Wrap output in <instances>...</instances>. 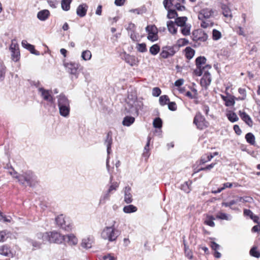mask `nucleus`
Listing matches in <instances>:
<instances>
[{
	"label": "nucleus",
	"mask_w": 260,
	"mask_h": 260,
	"mask_svg": "<svg viewBox=\"0 0 260 260\" xmlns=\"http://www.w3.org/2000/svg\"><path fill=\"white\" fill-rule=\"evenodd\" d=\"M10 174L15 178L18 180V181L21 184L32 186L35 185L36 182V178L31 172H26L22 174H18L17 172L13 171L10 172Z\"/></svg>",
	"instance_id": "obj_1"
},
{
	"label": "nucleus",
	"mask_w": 260,
	"mask_h": 260,
	"mask_svg": "<svg viewBox=\"0 0 260 260\" xmlns=\"http://www.w3.org/2000/svg\"><path fill=\"white\" fill-rule=\"evenodd\" d=\"M58 106L59 114L61 116L67 117L69 115L70 111V102L63 94L58 97Z\"/></svg>",
	"instance_id": "obj_2"
},
{
	"label": "nucleus",
	"mask_w": 260,
	"mask_h": 260,
	"mask_svg": "<svg viewBox=\"0 0 260 260\" xmlns=\"http://www.w3.org/2000/svg\"><path fill=\"white\" fill-rule=\"evenodd\" d=\"M214 11L211 8H206L203 9L200 12L198 18L202 22L201 25L203 28H207L209 26L211 23L208 19L213 16Z\"/></svg>",
	"instance_id": "obj_3"
},
{
	"label": "nucleus",
	"mask_w": 260,
	"mask_h": 260,
	"mask_svg": "<svg viewBox=\"0 0 260 260\" xmlns=\"http://www.w3.org/2000/svg\"><path fill=\"white\" fill-rule=\"evenodd\" d=\"M101 237L109 242L115 241L117 237L115 229L113 226L105 227L101 233Z\"/></svg>",
	"instance_id": "obj_4"
},
{
	"label": "nucleus",
	"mask_w": 260,
	"mask_h": 260,
	"mask_svg": "<svg viewBox=\"0 0 260 260\" xmlns=\"http://www.w3.org/2000/svg\"><path fill=\"white\" fill-rule=\"evenodd\" d=\"M211 66L207 65L203 67L201 72V75H203V77L201 80V85L205 87L209 86L211 82V77L209 70L211 69Z\"/></svg>",
	"instance_id": "obj_5"
},
{
	"label": "nucleus",
	"mask_w": 260,
	"mask_h": 260,
	"mask_svg": "<svg viewBox=\"0 0 260 260\" xmlns=\"http://www.w3.org/2000/svg\"><path fill=\"white\" fill-rule=\"evenodd\" d=\"M49 239H51L50 233L40 234L33 241L32 245L36 248H39L42 244L50 242Z\"/></svg>",
	"instance_id": "obj_6"
},
{
	"label": "nucleus",
	"mask_w": 260,
	"mask_h": 260,
	"mask_svg": "<svg viewBox=\"0 0 260 260\" xmlns=\"http://www.w3.org/2000/svg\"><path fill=\"white\" fill-rule=\"evenodd\" d=\"M147 32V39L151 42H154L158 40V30L155 25H148L146 27Z\"/></svg>",
	"instance_id": "obj_7"
},
{
	"label": "nucleus",
	"mask_w": 260,
	"mask_h": 260,
	"mask_svg": "<svg viewBox=\"0 0 260 260\" xmlns=\"http://www.w3.org/2000/svg\"><path fill=\"white\" fill-rule=\"evenodd\" d=\"M193 123L199 129H203L207 127L208 123L206 121L205 118L200 113H198L194 117Z\"/></svg>",
	"instance_id": "obj_8"
},
{
	"label": "nucleus",
	"mask_w": 260,
	"mask_h": 260,
	"mask_svg": "<svg viewBox=\"0 0 260 260\" xmlns=\"http://www.w3.org/2000/svg\"><path fill=\"white\" fill-rule=\"evenodd\" d=\"M128 106L129 107L128 109V112L133 115H137L138 111L142 106V103L138 101H134L133 103L129 102Z\"/></svg>",
	"instance_id": "obj_9"
},
{
	"label": "nucleus",
	"mask_w": 260,
	"mask_h": 260,
	"mask_svg": "<svg viewBox=\"0 0 260 260\" xmlns=\"http://www.w3.org/2000/svg\"><path fill=\"white\" fill-rule=\"evenodd\" d=\"M176 53L174 47L166 46L162 48V51L160 54L161 57L167 58L173 56Z\"/></svg>",
	"instance_id": "obj_10"
},
{
	"label": "nucleus",
	"mask_w": 260,
	"mask_h": 260,
	"mask_svg": "<svg viewBox=\"0 0 260 260\" xmlns=\"http://www.w3.org/2000/svg\"><path fill=\"white\" fill-rule=\"evenodd\" d=\"M193 40L205 41L208 38L207 35L201 29H197L193 32Z\"/></svg>",
	"instance_id": "obj_11"
},
{
	"label": "nucleus",
	"mask_w": 260,
	"mask_h": 260,
	"mask_svg": "<svg viewBox=\"0 0 260 260\" xmlns=\"http://www.w3.org/2000/svg\"><path fill=\"white\" fill-rule=\"evenodd\" d=\"M51 239H49L50 242L61 243L65 240V236L60 235L57 232L50 233Z\"/></svg>",
	"instance_id": "obj_12"
},
{
	"label": "nucleus",
	"mask_w": 260,
	"mask_h": 260,
	"mask_svg": "<svg viewBox=\"0 0 260 260\" xmlns=\"http://www.w3.org/2000/svg\"><path fill=\"white\" fill-rule=\"evenodd\" d=\"M206 59L204 57H199L196 59V64L198 66L199 70L196 71L195 73L198 76H201V72L203 70V67H205L206 65Z\"/></svg>",
	"instance_id": "obj_13"
},
{
	"label": "nucleus",
	"mask_w": 260,
	"mask_h": 260,
	"mask_svg": "<svg viewBox=\"0 0 260 260\" xmlns=\"http://www.w3.org/2000/svg\"><path fill=\"white\" fill-rule=\"evenodd\" d=\"M64 66L67 71L71 74L74 75L77 78V72L78 69V65L72 62L66 63Z\"/></svg>",
	"instance_id": "obj_14"
},
{
	"label": "nucleus",
	"mask_w": 260,
	"mask_h": 260,
	"mask_svg": "<svg viewBox=\"0 0 260 260\" xmlns=\"http://www.w3.org/2000/svg\"><path fill=\"white\" fill-rule=\"evenodd\" d=\"M56 221L59 226L64 229L65 230H67L68 228H69V224L67 225L68 219L62 215L58 216L56 219Z\"/></svg>",
	"instance_id": "obj_15"
},
{
	"label": "nucleus",
	"mask_w": 260,
	"mask_h": 260,
	"mask_svg": "<svg viewBox=\"0 0 260 260\" xmlns=\"http://www.w3.org/2000/svg\"><path fill=\"white\" fill-rule=\"evenodd\" d=\"M88 9V6L86 4L80 5L77 8L76 13L80 17L85 16Z\"/></svg>",
	"instance_id": "obj_16"
},
{
	"label": "nucleus",
	"mask_w": 260,
	"mask_h": 260,
	"mask_svg": "<svg viewBox=\"0 0 260 260\" xmlns=\"http://www.w3.org/2000/svg\"><path fill=\"white\" fill-rule=\"evenodd\" d=\"M65 236L63 241L70 245H75L78 243V239L73 234H69Z\"/></svg>",
	"instance_id": "obj_17"
},
{
	"label": "nucleus",
	"mask_w": 260,
	"mask_h": 260,
	"mask_svg": "<svg viewBox=\"0 0 260 260\" xmlns=\"http://www.w3.org/2000/svg\"><path fill=\"white\" fill-rule=\"evenodd\" d=\"M243 214L244 216L249 217L255 223H258L259 218L257 216L254 215L253 212L249 209H245L243 211Z\"/></svg>",
	"instance_id": "obj_18"
},
{
	"label": "nucleus",
	"mask_w": 260,
	"mask_h": 260,
	"mask_svg": "<svg viewBox=\"0 0 260 260\" xmlns=\"http://www.w3.org/2000/svg\"><path fill=\"white\" fill-rule=\"evenodd\" d=\"M39 92L41 94L42 97L46 101L52 102H53V98L51 96L49 90H46L42 88L39 89Z\"/></svg>",
	"instance_id": "obj_19"
},
{
	"label": "nucleus",
	"mask_w": 260,
	"mask_h": 260,
	"mask_svg": "<svg viewBox=\"0 0 260 260\" xmlns=\"http://www.w3.org/2000/svg\"><path fill=\"white\" fill-rule=\"evenodd\" d=\"M125 60L131 66L137 65L139 62L138 59L136 56L129 54L126 55Z\"/></svg>",
	"instance_id": "obj_20"
},
{
	"label": "nucleus",
	"mask_w": 260,
	"mask_h": 260,
	"mask_svg": "<svg viewBox=\"0 0 260 260\" xmlns=\"http://www.w3.org/2000/svg\"><path fill=\"white\" fill-rule=\"evenodd\" d=\"M239 115L241 118L249 126H251L253 124L252 120L250 117L245 112H239Z\"/></svg>",
	"instance_id": "obj_21"
},
{
	"label": "nucleus",
	"mask_w": 260,
	"mask_h": 260,
	"mask_svg": "<svg viewBox=\"0 0 260 260\" xmlns=\"http://www.w3.org/2000/svg\"><path fill=\"white\" fill-rule=\"evenodd\" d=\"M210 247L214 251V256L217 258H220L221 256V253L219 252L220 248V245L214 242H211Z\"/></svg>",
	"instance_id": "obj_22"
},
{
	"label": "nucleus",
	"mask_w": 260,
	"mask_h": 260,
	"mask_svg": "<svg viewBox=\"0 0 260 260\" xmlns=\"http://www.w3.org/2000/svg\"><path fill=\"white\" fill-rule=\"evenodd\" d=\"M22 46L25 48L28 49L30 51V52L37 55H39V53L38 51H36L35 49L34 46L29 43H27V42L25 40H23L21 42Z\"/></svg>",
	"instance_id": "obj_23"
},
{
	"label": "nucleus",
	"mask_w": 260,
	"mask_h": 260,
	"mask_svg": "<svg viewBox=\"0 0 260 260\" xmlns=\"http://www.w3.org/2000/svg\"><path fill=\"white\" fill-rule=\"evenodd\" d=\"M0 254L9 257L13 256V253L6 246L0 247Z\"/></svg>",
	"instance_id": "obj_24"
},
{
	"label": "nucleus",
	"mask_w": 260,
	"mask_h": 260,
	"mask_svg": "<svg viewBox=\"0 0 260 260\" xmlns=\"http://www.w3.org/2000/svg\"><path fill=\"white\" fill-rule=\"evenodd\" d=\"M167 25L168 30L170 33L173 35H175L177 33V28L176 27L175 23L172 21H169L167 22Z\"/></svg>",
	"instance_id": "obj_25"
},
{
	"label": "nucleus",
	"mask_w": 260,
	"mask_h": 260,
	"mask_svg": "<svg viewBox=\"0 0 260 260\" xmlns=\"http://www.w3.org/2000/svg\"><path fill=\"white\" fill-rule=\"evenodd\" d=\"M49 15V12L47 10L40 11L37 15L39 19L42 21L45 20Z\"/></svg>",
	"instance_id": "obj_26"
},
{
	"label": "nucleus",
	"mask_w": 260,
	"mask_h": 260,
	"mask_svg": "<svg viewBox=\"0 0 260 260\" xmlns=\"http://www.w3.org/2000/svg\"><path fill=\"white\" fill-rule=\"evenodd\" d=\"M135 118L132 116H126L124 118L122 124L126 126H129L135 121Z\"/></svg>",
	"instance_id": "obj_27"
},
{
	"label": "nucleus",
	"mask_w": 260,
	"mask_h": 260,
	"mask_svg": "<svg viewBox=\"0 0 260 260\" xmlns=\"http://www.w3.org/2000/svg\"><path fill=\"white\" fill-rule=\"evenodd\" d=\"M215 218L211 215H207L204 221V223L211 227H214L215 224L214 222Z\"/></svg>",
	"instance_id": "obj_28"
},
{
	"label": "nucleus",
	"mask_w": 260,
	"mask_h": 260,
	"mask_svg": "<svg viewBox=\"0 0 260 260\" xmlns=\"http://www.w3.org/2000/svg\"><path fill=\"white\" fill-rule=\"evenodd\" d=\"M92 240L89 238H84L83 239L81 245L85 248H90L91 247Z\"/></svg>",
	"instance_id": "obj_29"
},
{
	"label": "nucleus",
	"mask_w": 260,
	"mask_h": 260,
	"mask_svg": "<svg viewBox=\"0 0 260 260\" xmlns=\"http://www.w3.org/2000/svg\"><path fill=\"white\" fill-rule=\"evenodd\" d=\"M185 56L188 59H191L194 55V50L191 47H186L185 49Z\"/></svg>",
	"instance_id": "obj_30"
},
{
	"label": "nucleus",
	"mask_w": 260,
	"mask_h": 260,
	"mask_svg": "<svg viewBox=\"0 0 260 260\" xmlns=\"http://www.w3.org/2000/svg\"><path fill=\"white\" fill-rule=\"evenodd\" d=\"M217 152H215L213 154H207L204 155L201 158V162L203 164H205L210 160L215 155H217Z\"/></svg>",
	"instance_id": "obj_31"
},
{
	"label": "nucleus",
	"mask_w": 260,
	"mask_h": 260,
	"mask_svg": "<svg viewBox=\"0 0 260 260\" xmlns=\"http://www.w3.org/2000/svg\"><path fill=\"white\" fill-rule=\"evenodd\" d=\"M91 57H92L91 52L88 50L83 51L82 52L81 57L85 61H87V60H90V59L91 58Z\"/></svg>",
	"instance_id": "obj_32"
},
{
	"label": "nucleus",
	"mask_w": 260,
	"mask_h": 260,
	"mask_svg": "<svg viewBox=\"0 0 260 260\" xmlns=\"http://www.w3.org/2000/svg\"><path fill=\"white\" fill-rule=\"evenodd\" d=\"M124 194V201L126 203H129L132 201V196L130 192V189L125 188Z\"/></svg>",
	"instance_id": "obj_33"
},
{
	"label": "nucleus",
	"mask_w": 260,
	"mask_h": 260,
	"mask_svg": "<svg viewBox=\"0 0 260 260\" xmlns=\"http://www.w3.org/2000/svg\"><path fill=\"white\" fill-rule=\"evenodd\" d=\"M71 2L72 0H62L61 5L62 10L64 11L69 10Z\"/></svg>",
	"instance_id": "obj_34"
},
{
	"label": "nucleus",
	"mask_w": 260,
	"mask_h": 260,
	"mask_svg": "<svg viewBox=\"0 0 260 260\" xmlns=\"http://www.w3.org/2000/svg\"><path fill=\"white\" fill-rule=\"evenodd\" d=\"M187 20L186 17H180L177 18L175 20V23L179 26H184Z\"/></svg>",
	"instance_id": "obj_35"
},
{
	"label": "nucleus",
	"mask_w": 260,
	"mask_h": 260,
	"mask_svg": "<svg viewBox=\"0 0 260 260\" xmlns=\"http://www.w3.org/2000/svg\"><path fill=\"white\" fill-rule=\"evenodd\" d=\"M123 211L126 213H131L136 212L137 211V208L132 205H129L124 207Z\"/></svg>",
	"instance_id": "obj_36"
},
{
	"label": "nucleus",
	"mask_w": 260,
	"mask_h": 260,
	"mask_svg": "<svg viewBox=\"0 0 260 260\" xmlns=\"http://www.w3.org/2000/svg\"><path fill=\"white\" fill-rule=\"evenodd\" d=\"M160 50V47L157 44L153 45L149 49L150 53L153 55H156Z\"/></svg>",
	"instance_id": "obj_37"
},
{
	"label": "nucleus",
	"mask_w": 260,
	"mask_h": 260,
	"mask_svg": "<svg viewBox=\"0 0 260 260\" xmlns=\"http://www.w3.org/2000/svg\"><path fill=\"white\" fill-rule=\"evenodd\" d=\"M249 253L251 256L259 258L260 257V252L257 250L256 247H253L250 250Z\"/></svg>",
	"instance_id": "obj_38"
},
{
	"label": "nucleus",
	"mask_w": 260,
	"mask_h": 260,
	"mask_svg": "<svg viewBox=\"0 0 260 260\" xmlns=\"http://www.w3.org/2000/svg\"><path fill=\"white\" fill-rule=\"evenodd\" d=\"M189 41L185 38H181L178 39L176 42V46L178 47H183L188 44Z\"/></svg>",
	"instance_id": "obj_39"
},
{
	"label": "nucleus",
	"mask_w": 260,
	"mask_h": 260,
	"mask_svg": "<svg viewBox=\"0 0 260 260\" xmlns=\"http://www.w3.org/2000/svg\"><path fill=\"white\" fill-rule=\"evenodd\" d=\"M136 48L140 52H145L147 51L146 45L145 43H139L136 45Z\"/></svg>",
	"instance_id": "obj_40"
},
{
	"label": "nucleus",
	"mask_w": 260,
	"mask_h": 260,
	"mask_svg": "<svg viewBox=\"0 0 260 260\" xmlns=\"http://www.w3.org/2000/svg\"><path fill=\"white\" fill-rule=\"evenodd\" d=\"M245 139L247 142L250 144H253L255 142V137L254 135L251 133H247L245 136Z\"/></svg>",
	"instance_id": "obj_41"
},
{
	"label": "nucleus",
	"mask_w": 260,
	"mask_h": 260,
	"mask_svg": "<svg viewBox=\"0 0 260 260\" xmlns=\"http://www.w3.org/2000/svg\"><path fill=\"white\" fill-rule=\"evenodd\" d=\"M11 52L12 59L15 62L19 60V58H20L19 50H18L13 51H11Z\"/></svg>",
	"instance_id": "obj_42"
},
{
	"label": "nucleus",
	"mask_w": 260,
	"mask_h": 260,
	"mask_svg": "<svg viewBox=\"0 0 260 260\" xmlns=\"http://www.w3.org/2000/svg\"><path fill=\"white\" fill-rule=\"evenodd\" d=\"M238 92L240 94V96L237 99V100H244L245 99L246 97V91L245 89L239 88L238 89Z\"/></svg>",
	"instance_id": "obj_43"
},
{
	"label": "nucleus",
	"mask_w": 260,
	"mask_h": 260,
	"mask_svg": "<svg viewBox=\"0 0 260 260\" xmlns=\"http://www.w3.org/2000/svg\"><path fill=\"white\" fill-rule=\"evenodd\" d=\"M153 125L155 128H161L162 126L161 120L159 118H155L153 122Z\"/></svg>",
	"instance_id": "obj_44"
},
{
	"label": "nucleus",
	"mask_w": 260,
	"mask_h": 260,
	"mask_svg": "<svg viewBox=\"0 0 260 260\" xmlns=\"http://www.w3.org/2000/svg\"><path fill=\"white\" fill-rule=\"evenodd\" d=\"M238 119L237 115L235 113L229 112V120L234 122L237 121Z\"/></svg>",
	"instance_id": "obj_45"
},
{
	"label": "nucleus",
	"mask_w": 260,
	"mask_h": 260,
	"mask_svg": "<svg viewBox=\"0 0 260 260\" xmlns=\"http://www.w3.org/2000/svg\"><path fill=\"white\" fill-rule=\"evenodd\" d=\"M213 39L214 40H219L221 37V34L216 29H213L212 32Z\"/></svg>",
	"instance_id": "obj_46"
},
{
	"label": "nucleus",
	"mask_w": 260,
	"mask_h": 260,
	"mask_svg": "<svg viewBox=\"0 0 260 260\" xmlns=\"http://www.w3.org/2000/svg\"><path fill=\"white\" fill-rule=\"evenodd\" d=\"M237 201L241 203H250L252 201V199L249 197H237Z\"/></svg>",
	"instance_id": "obj_47"
},
{
	"label": "nucleus",
	"mask_w": 260,
	"mask_h": 260,
	"mask_svg": "<svg viewBox=\"0 0 260 260\" xmlns=\"http://www.w3.org/2000/svg\"><path fill=\"white\" fill-rule=\"evenodd\" d=\"M181 29V32L184 36H188L190 35V27L187 25H184Z\"/></svg>",
	"instance_id": "obj_48"
},
{
	"label": "nucleus",
	"mask_w": 260,
	"mask_h": 260,
	"mask_svg": "<svg viewBox=\"0 0 260 260\" xmlns=\"http://www.w3.org/2000/svg\"><path fill=\"white\" fill-rule=\"evenodd\" d=\"M169 99L167 95H162L159 99V102L161 105L164 106L167 104Z\"/></svg>",
	"instance_id": "obj_49"
},
{
	"label": "nucleus",
	"mask_w": 260,
	"mask_h": 260,
	"mask_svg": "<svg viewBox=\"0 0 260 260\" xmlns=\"http://www.w3.org/2000/svg\"><path fill=\"white\" fill-rule=\"evenodd\" d=\"M216 218L220 220H226L228 216L225 213L222 212H219L217 213Z\"/></svg>",
	"instance_id": "obj_50"
},
{
	"label": "nucleus",
	"mask_w": 260,
	"mask_h": 260,
	"mask_svg": "<svg viewBox=\"0 0 260 260\" xmlns=\"http://www.w3.org/2000/svg\"><path fill=\"white\" fill-rule=\"evenodd\" d=\"M10 49L11 51L19 50L18 45L16 42L15 40L12 41V43L10 47Z\"/></svg>",
	"instance_id": "obj_51"
},
{
	"label": "nucleus",
	"mask_w": 260,
	"mask_h": 260,
	"mask_svg": "<svg viewBox=\"0 0 260 260\" xmlns=\"http://www.w3.org/2000/svg\"><path fill=\"white\" fill-rule=\"evenodd\" d=\"M177 16V13L175 10L168 9L167 17L169 19H172Z\"/></svg>",
	"instance_id": "obj_52"
},
{
	"label": "nucleus",
	"mask_w": 260,
	"mask_h": 260,
	"mask_svg": "<svg viewBox=\"0 0 260 260\" xmlns=\"http://www.w3.org/2000/svg\"><path fill=\"white\" fill-rule=\"evenodd\" d=\"M226 4H227L226 1H225V3H224V2L220 3L221 8L223 10V14L225 17H226L228 16L227 11H226V9H227Z\"/></svg>",
	"instance_id": "obj_53"
},
{
	"label": "nucleus",
	"mask_w": 260,
	"mask_h": 260,
	"mask_svg": "<svg viewBox=\"0 0 260 260\" xmlns=\"http://www.w3.org/2000/svg\"><path fill=\"white\" fill-rule=\"evenodd\" d=\"M185 255L188 257V258L191 259L193 257V254L191 250H190L185 245Z\"/></svg>",
	"instance_id": "obj_54"
},
{
	"label": "nucleus",
	"mask_w": 260,
	"mask_h": 260,
	"mask_svg": "<svg viewBox=\"0 0 260 260\" xmlns=\"http://www.w3.org/2000/svg\"><path fill=\"white\" fill-rule=\"evenodd\" d=\"M237 99L234 96L229 94V106H233L235 104V100Z\"/></svg>",
	"instance_id": "obj_55"
},
{
	"label": "nucleus",
	"mask_w": 260,
	"mask_h": 260,
	"mask_svg": "<svg viewBox=\"0 0 260 260\" xmlns=\"http://www.w3.org/2000/svg\"><path fill=\"white\" fill-rule=\"evenodd\" d=\"M184 82V80L183 79H179L175 82L174 85L177 88H179L180 87H181V86L183 84Z\"/></svg>",
	"instance_id": "obj_56"
},
{
	"label": "nucleus",
	"mask_w": 260,
	"mask_h": 260,
	"mask_svg": "<svg viewBox=\"0 0 260 260\" xmlns=\"http://www.w3.org/2000/svg\"><path fill=\"white\" fill-rule=\"evenodd\" d=\"M182 189L184 190L186 192H189L190 190L189 188V184L187 182H185L182 185Z\"/></svg>",
	"instance_id": "obj_57"
},
{
	"label": "nucleus",
	"mask_w": 260,
	"mask_h": 260,
	"mask_svg": "<svg viewBox=\"0 0 260 260\" xmlns=\"http://www.w3.org/2000/svg\"><path fill=\"white\" fill-rule=\"evenodd\" d=\"M119 186V184L117 182H115V183H113L112 184H111V185L110 186L108 190V193H110L111 192L112 190H116L117 189V188Z\"/></svg>",
	"instance_id": "obj_58"
},
{
	"label": "nucleus",
	"mask_w": 260,
	"mask_h": 260,
	"mask_svg": "<svg viewBox=\"0 0 260 260\" xmlns=\"http://www.w3.org/2000/svg\"><path fill=\"white\" fill-rule=\"evenodd\" d=\"M163 4L165 8L166 9H169L172 6V1L171 0H164Z\"/></svg>",
	"instance_id": "obj_59"
},
{
	"label": "nucleus",
	"mask_w": 260,
	"mask_h": 260,
	"mask_svg": "<svg viewBox=\"0 0 260 260\" xmlns=\"http://www.w3.org/2000/svg\"><path fill=\"white\" fill-rule=\"evenodd\" d=\"M161 93L160 89L158 88L155 87L153 89L152 95L154 96H158Z\"/></svg>",
	"instance_id": "obj_60"
},
{
	"label": "nucleus",
	"mask_w": 260,
	"mask_h": 260,
	"mask_svg": "<svg viewBox=\"0 0 260 260\" xmlns=\"http://www.w3.org/2000/svg\"><path fill=\"white\" fill-rule=\"evenodd\" d=\"M168 108L172 111H175L177 109V106L175 103L171 102L168 104Z\"/></svg>",
	"instance_id": "obj_61"
},
{
	"label": "nucleus",
	"mask_w": 260,
	"mask_h": 260,
	"mask_svg": "<svg viewBox=\"0 0 260 260\" xmlns=\"http://www.w3.org/2000/svg\"><path fill=\"white\" fill-rule=\"evenodd\" d=\"M103 259L104 260H116V257L110 254H108L105 255L103 257Z\"/></svg>",
	"instance_id": "obj_62"
},
{
	"label": "nucleus",
	"mask_w": 260,
	"mask_h": 260,
	"mask_svg": "<svg viewBox=\"0 0 260 260\" xmlns=\"http://www.w3.org/2000/svg\"><path fill=\"white\" fill-rule=\"evenodd\" d=\"M234 130L238 135H240L242 133V131L238 125H235L234 126Z\"/></svg>",
	"instance_id": "obj_63"
},
{
	"label": "nucleus",
	"mask_w": 260,
	"mask_h": 260,
	"mask_svg": "<svg viewBox=\"0 0 260 260\" xmlns=\"http://www.w3.org/2000/svg\"><path fill=\"white\" fill-rule=\"evenodd\" d=\"M7 236V233L6 231H1L0 232V242L4 241L5 239V237Z\"/></svg>",
	"instance_id": "obj_64"
}]
</instances>
